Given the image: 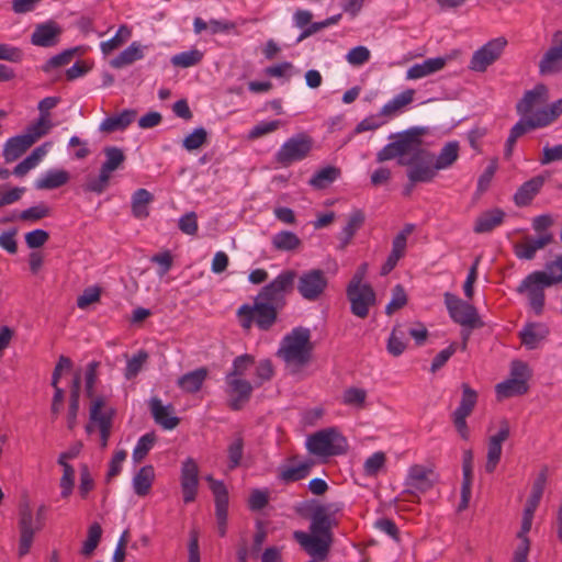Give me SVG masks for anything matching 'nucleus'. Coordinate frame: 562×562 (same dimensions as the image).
<instances>
[{
  "instance_id": "nucleus-26",
  "label": "nucleus",
  "mask_w": 562,
  "mask_h": 562,
  "mask_svg": "<svg viewBox=\"0 0 562 562\" xmlns=\"http://www.w3.org/2000/svg\"><path fill=\"white\" fill-rule=\"evenodd\" d=\"M539 127L543 126L540 120L538 119L536 112L531 116H521V120H519L509 132V136L505 144V158L509 159L512 157L515 144L519 137Z\"/></svg>"
},
{
  "instance_id": "nucleus-35",
  "label": "nucleus",
  "mask_w": 562,
  "mask_h": 562,
  "mask_svg": "<svg viewBox=\"0 0 562 562\" xmlns=\"http://www.w3.org/2000/svg\"><path fill=\"white\" fill-rule=\"evenodd\" d=\"M155 481V470L153 465H144L133 477L134 492L138 496H146L149 494L153 483Z\"/></svg>"
},
{
  "instance_id": "nucleus-14",
  "label": "nucleus",
  "mask_w": 562,
  "mask_h": 562,
  "mask_svg": "<svg viewBox=\"0 0 562 562\" xmlns=\"http://www.w3.org/2000/svg\"><path fill=\"white\" fill-rule=\"evenodd\" d=\"M445 303L450 317L457 324L470 329L484 326L474 305L462 301L450 292L445 293Z\"/></svg>"
},
{
  "instance_id": "nucleus-16",
  "label": "nucleus",
  "mask_w": 562,
  "mask_h": 562,
  "mask_svg": "<svg viewBox=\"0 0 562 562\" xmlns=\"http://www.w3.org/2000/svg\"><path fill=\"white\" fill-rule=\"evenodd\" d=\"M296 289L301 296L307 301L318 300L325 292L328 280L321 269H311L297 274Z\"/></svg>"
},
{
  "instance_id": "nucleus-50",
  "label": "nucleus",
  "mask_w": 562,
  "mask_h": 562,
  "mask_svg": "<svg viewBox=\"0 0 562 562\" xmlns=\"http://www.w3.org/2000/svg\"><path fill=\"white\" fill-rule=\"evenodd\" d=\"M367 391L364 389L351 386L344 391L342 403L347 406L363 408L366 406Z\"/></svg>"
},
{
  "instance_id": "nucleus-49",
  "label": "nucleus",
  "mask_w": 562,
  "mask_h": 562,
  "mask_svg": "<svg viewBox=\"0 0 562 562\" xmlns=\"http://www.w3.org/2000/svg\"><path fill=\"white\" fill-rule=\"evenodd\" d=\"M101 537H102V528H101L100 524L93 522L92 525H90V527L88 529L87 539L85 540L81 551H80L81 554L85 557H90L93 553V551L97 549V547L99 546Z\"/></svg>"
},
{
  "instance_id": "nucleus-4",
  "label": "nucleus",
  "mask_w": 562,
  "mask_h": 562,
  "mask_svg": "<svg viewBox=\"0 0 562 562\" xmlns=\"http://www.w3.org/2000/svg\"><path fill=\"white\" fill-rule=\"evenodd\" d=\"M549 469L547 465L542 467L537 477L535 479L531 487V493L526 502L520 530L517 533L519 543L517 544L513 553V562H529L528 555L530 552L531 542L528 537V532L531 529L533 515L541 502L547 481H548Z\"/></svg>"
},
{
  "instance_id": "nucleus-18",
  "label": "nucleus",
  "mask_w": 562,
  "mask_h": 562,
  "mask_svg": "<svg viewBox=\"0 0 562 562\" xmlns=\"http://www.w3.org/2000/svg\"><path fill=\"white\" fill-rule=\"evenodd\" d=\"M346 294L350 302V310L353 315L366 318L370 307L375 304V292L369 283L359 288H347Z\"/></svg>"
},
{
  "instance_id": "nucleus-60",
  "label": "nucleus",
  "mask_w": 562,
  "mask_h": 562,
  "mask_svg": "<svg viewBox=\"0 0 562 562\" xmlns=\"http://www.w3.org/2000/svg\"><path fill=\"white\" fill-rule=\"evenodd\" d=\"M544 272L551 285L562 283V255L557 256L554 260L548 261Z\"/></svg>"
},
{
  "instance_id": "nucleus-58",
  "label": "nucleus",
  "mask_w": 562,
  "mask_h": 562,
  "mask_svg": "<svg viewBox=\"0 0 562 562\" xmlns=\"http://www.w3.org/2000/svg\"><path fill=\"white\" fill-rule=\"evenodd\" d=\"M148 360V352L145 350H139L136 355H134L126 364L125 369V378L127 380L134 379L143 369V366Z\"/></svg>"
},
{
  "instance_id": "nucleus-25",
  "label": "nucleus",
  "mask_w": 562,
  "mask_h": 562,
  "mask_svg": "<svg viewBox=\"0 0 562 562\" xmlns=\"http://www.w3.org/2000/svg\"><path fill=\"white\" fill-rule=\"evenodd\" d=\"M547 100L548 88L539 83L532 90L524 93V97L516 104V111L522 117L531 116Z\"/></svg>"
},
{
  "instance_id": "nucleus-13",
  "label": "nucleus",
  "mask_w": 562,
  "mask_h": 562,
  "mask_svg": "<svg viewBox=\"0 0 562 562\" xmlns=\"http://www.w3.org/2000/svg\"><path fill=\"white\" fill-rule=\"evenodd\" d=\"M18 527L20 535L18 554L22 558L30 552L35 533L43 529L36 526V518L27 497L21 499L19 504Z\"/></svg>"
},
{
  "instance_id": "nucleus-64",
  "label": "nucleus",
  "mask_w": 562,
  "mask_h": 562,
  "mask_svg": "<svg viewBox=\"0 0 562 562\" xmlns=\"http://www.w3.org/2000/svg\"><path fill=\"white\" fill-rule=\"evenodd\" d=\"M101 296V288L99 286H89L83 290L82 294H80L77 299V306L81 310L87 308L90 304L97 303L100 301Z\"/></svg>"
},
{
  "instance_id": "nucleus-19",
  "label": "nucleus",
  "mask_w": 562,
  "mask_h": 562,
  "mask_svg": "<svg viewBox=\"0 0 562 562\" xmlns=\"http://www.w3.org/2000/svg\"><path fill=\"white\" fill-rule=\"evenodd\" d=\"M206 480L214 495L217 531L221 537H224L227 530L228 491L222 481H217L212 476H207Z\"/></svg>"
},
{
  "instance_id": "nucleus-5",
  "label": "nucleus",
  "mask_w": 562,
  "mask_h": 562,
  "mask_svg": "<svg viewBox=\"0 0 562 562\" xmlns=\"http://www.w3.org/2000/svg\"><path fill=\"white\" fill-rule=\"evenodd\" d=\"M103 154L105 156V160L101 165L99 175L87 176L81 186L86 193L102 194L110 186L112 172L120 169L126 159L123 150L115 146L104 147Z\"/></svg>"
},
{
  "instance_id": "nucleus-31",
  "label": "nucleus",
  "mask_w": 562,
  "mask_h": 562,
  "mask_svg": "<svg viewBox=\"0 0 562 562\" xmlns=\"http://www.w3.org/2000/svg\"><path fill=\"white\" fill-rule=\"evenodd\" d=\"M431 168L434 169V178L437 176V171L446 169L452 166L459 157V144L458 142L447 143L440 150L439 155L435 159L430 153Z\"/></svg>"
},
{
  "instance_id": "nucleus-12",
  "label": "nucleus",
  "mask_w": 562,
  "mask_h": 562,
  "mask_svg": "<svg viewBox=\"0 0 562 562\" xmlns=\"http://www.w3.org/2000/svg\"><path fill=\"white\" fill-rule=\"evenodd\" d=\"M530 370L527 363L515 360L510 366V378L495 386L498 398H508L513 396L524 395L528 392V380Z\"/></svg>"
},
{
  "instance_id": "nucleus-55",
  "label": "nucleus",
  "mask_w": 562,
  "mask_h": 562,
  "mask_svg": "<svg viewBox=\"0 0 562 562\" xmlns=\"http://www.w3.org/2000/svg\"><path fill=\"white\" fill-rule=\"evenodd\" d=\"M536 114L543 127L549 125L562 114V98L547 108L537 110Z\"/></svg>"
},
{
  "instance_id": "nucleus-38",
  "label": "nucleus",
  "mask_w": 562,
  "mask_h": 562,
  "mask_svg": "<svg viewBox=\"0 0 562 562\" xmlns=\"http://www.w3.org/2000/svg\"><path fill=\"white\" fill-rule=\"evenodd\" d=\"M445 65L446 59L442 57L429 58L422 64L413 65L407 70L406 77L408 79H419L442 69Z\"/></svg>"
},
{
  "instance_id": "nucleus-15",
  "label": "nucleus",
  "mask_w": 562,
  "mask_h": 562,
  "mask_svg": "<svg viewBox=\"0 0 562 562\" xmlns=\"http://www.w3.org/2000/svg\"><path fill=\"white\" fill-rule=\"evenodd\" d=\"M506 46L507 40L503 36L488 41L473 53L469 68L476 72H484L488 66L501 58Z\"/></svg>"
},
{
  "instance_id": "nucleus-41",
  "label": "nucleus",
  "mask_w": 562,
  "mask_h": 562,
  "mask_svg": "<svg viewBox=\"0 0 562 562\" xmlns=\"http://www.w3.org/2000/svg\"><path fill=\"white\" fill-rule=\"evenodd\" d=\"M313 464V461H305L295 467H281L278 477L284 483L301 481L310 474Z\"/></svg>"
},
{
  "instance_id": "nucleus-6",
  "label": "nucleus",
  "mask_w": 562,
  "mask_h": 562,
  "mask_svg": "<svg viewBox=\"0 0 562 562\" xmlns=\"http://www.w3.org/2000/svg\"><path fill=\"white\" fill-rule=\"evenodd\" d=\"M279 311V307L256 296L252 305L244 304L238 308L237 316L243 329L249 330L256 324L260 330L268 331L277 323Z\"/></svg>"
},
{
  "instance_id": "nucleus-23",
  "label": "nucleus",
  "mask_w": 562,
  "mask_h": 562,
  "mask_svg": "<svg viewBox=\"0 0 562 562\" xmlns=\"http://www.w3.org/2000/svg\"><path fill=\"white\" fill-rule=\"evenodd\" d=\"M227 394L229 396L228 407L233 411H240L250 400L252 385L241 378H225Z\"/></svg>"
},
{
  "instance_id": "nucleus-37",
  "label": "nucleus",
  "mask_w": 562,
  "mask_h": 562,
  "mask_svg": "<svg viewBox=\"0 0 562 562\" xmlns=\"http://www.w3.org/2000/svg\"><path fill=\"white\" fill-rule=\"evenodd\" d=\"M70 179L68 171L63 169L48 170L45 176L35 183L38 190H53L65 186Z\"/></svg>"
},
{
  "instance_id": "nucleus-28",
  "label": "nucleus",
  "mask_w": 562,
  "mask_h": 562,
  "mask_svg": "<svg viewBox=\"0 0 562 562\" xmlns=\"http://www.w3.org/2000/svg\"><path fill=\"white\" fill-rule=\"evenodd\" d=\"M61 32V27L55 21H47L36 25L31 42L35 46L52 47L58 43Z\"/></svg>"
},
{
  "instance_id": "nucleus-20",
  "label": "nucleus",
  "mask_w": 562,
  "mask_h": 562,
  "mask_svg": "<svg viewBox=\"0 0 562 562\" xmlns=\"http://www.w3.org/2000/svg\"><path fill=\"white\" fill-rule=\"evenodd\" d=\"M436 481L437 474L435 473L434 469L426 468L420 464H414L408 470V474L405 481V485L407 486L405 493H425L432 488Z\"/></svg>"
},
{
  "instance_id": "nucleus-11",
  "label": "nucleus",
  "mask_w": 562,
  "mask_h": 562,
  "mask_svg": "<svg viewBox=\"0 0 562 562\" xmlns=\"http://www.w3.org/2000/svg\"><path fill=\"white\" fill-rule=\"evenodd\" d=\"M312 148L313 138L306 133H299L280 147L274 156V161L281 167H290L293 162L308 157Z\"/></svg>"
},
{
  "instance_id": "nucleus-46",
  "label": "nucleus",
  "mask_w": 562,
  "mask_h": 562,
  "mask_svg": "<svg viewBox=\"0 0 562 562\" xmlns=\"http://www.w3.org/2000/svg\"><path fill=\"white\" fill-rule=\"evenodd\" d=\"M301 239L290 231H281L272 238V246L280 251H293L301 246Z\"/></svg>"
},
{
  "instance_id": "nucleus-47",
  "label": "nucleus",
  "mask_w": 562,
  "mask_h": 562,
  "mask_svg": "<svg viewBox=\"0 0 562 562\" xmlns=\"http://www.w3.org/2000/svg\"><path fill=\"white\" fill-rule=\"evenodd\" d=\"M340 176V169L327 166L318 170L308 181L315 189H325Z\"/></svg>"
},
{
  "instance_id": "nucleus-30",
  "label": "nucleus",
  "mask_w": 562,
  "mask_h": 562,
  "mask_svg": "<svg viewBox=\"0 0 562 562\" xmlns=\"http://www.w3.org/2000/svg\"><path fill=\"white\" fill-rule=\"evenodd\" d=\"M149 407L155 422L165 429H173L179 425L180 419L171 415V405L165 406L158 397H153Z\"/></svg>"
},
{
  "instance_id": "nucleus-51",
  "label": "nucleus",
  "mask_w": 562,
  "mask_h": 562,
  "mask_svg": "<svg viewBox=\"0 0 562 562\" xmlns=\"http://www.w3.org/2000/svg\"><path fill=\"white\" fill-rule=\"evenodd\" d=\"M156 439L155 432L145 434L138 439L133 451V460L135 463L142 462L146 458L150 449L154 447Z\"/></svg>"
},
{
  "instance_id": "nucleus-7",
  "label": "nucleus",
  "mask_w": 562,
  "mask_h": 562,
  "mask_svg": "<svg viewBox=\"0 0 562 562\" xmlns=\"http://www.w3.org/2000/svg\"><path fill=\"white\" fill-rule=\"evenodd\" d=\"M306 448L314 456L328 458L346 453L348 443L338 428L328 427L310 435Z\"/></svg>"
},
{
  "instance_id": "nucleus-10",
  "label": "nucleus",
  "mask_w": 562,
  "mask_h": 562,
  "mask_svg": "<svg viewBox=\"0 0 562 562\" xmlns=\"http://www.w3.org/2000/svg\"><path fill=\"white\" fill-rule=\"evenodd\" d=\"M552 286L544 271H533L520 282L517 293L524 295L532 312L540 316L546 306V289Z\"/></svg>"
},
{
  "instance_id": "nucleus-3",
  "label": "nucleus",
  "mask_w": 562,
  "mask_h": 562,
  "mask_svg": "<svg viewBox=\"0 0 562 562\" xmlns=\"http://www.w3.org/2000/svg\"><path fill=\"white\" fill-rule=\"evenodd\" d=\"M313 350L311 330L300 326L283 337L277 356L283 360L286 371L296 375L311 363Z\"/></svg>"
},
{
  "instance_id": "nucleus-59",
  "label": "nucleus",
  "mask_w": 562,
  "mask_h": 562,
  "mask_svg": "<svg viewBox=\"0 0 562 562\" xmlns=\"http://www.w3.org/2000/svg\"><path fill=\"white\" fill-rule=\"evenodd\" d=\"M255 363V358L250 355H241L234 359L232 371L226 374V378H241L246 371Z\"/></svg>"
},
{
  "instance_id": "nucleus-39",
  "label": "nucleus",
  "mask_w": 562,
  "mask_h": 562,
  "mask_svg": "<svg viewBox=\"0 0 562 562\" xmlns=\"http://www.w3.org/2000/svg\"><path fill=\"white\" fill-rule=\"evenodd\" d=\"M548 334V329L537 323L527 324L524 329L519 333V337L521 339V344L525 345L529 349H535L538 344L544 339Z\"/></svg>"
},
{
  "instance_id": "nucleus-29",
  "label": "nucleus",
  "mask_w": 562,
  "mask_h": 562,
  "mask_svg": "<svg viewBox=\"0 0 562 562\" xmlns=\"http://www.w3.org/2000/svg\"><path fill=\"white\" fill-rule=\"evenodd\" d=\"M544 184V177L536 176L524 182L514 195V202L517 206L522 207L531 203L533 198L540 192Z\"/></svg>"
},
{
  "instance_id": "nucleus-34",
  "label": "nucleus",
  "mask_w": 562,
  "mask_h": 562,
  "mask_svg": "<svg viewBox=\"0 0 562 562\" xmlns=\"http://www.w3.org/2000/svg\"><path fill=\"white\" fill-rule=\"evenodd\" d=\"M505 217V212L499 209L485 211L475 221L473 231L476 234L490 233L499 226Z\"/></svg>"
},
{
  "instance_id": "nucleus-17",
  "label": "nucleus",
  "mask_w": 562,
  "mask_h": 562,
  "mask_svg": "<svg viewBox=\"0 0 562 562\" xmlns=\"http://www.w3.org/2000/svg\"><path fill=\"white\" fill-rule=\"evenodd\" d=\"M509 436L510 424L508 419L502 418L499 420L498 431L490 436L487 440L486 462L484 465L486 473L492 474L496 470L502 458L503 443Z\"/></svg>"
},
{
  "instance_id": "nucleus-43",
  "label": "nucleus",
  "mask_w": 562,
  "mask_h": 562,
  "mask_svg": "<svg viewBox=\"0 0 562 562\" xmlns=\"http://www.w3.org/2000/svg\"><path fill=\"white\" fill-rule=\"evenodd\" d=\"M364 214L360 210L353 211L348 220L347 225L340 234V248L344 249L353 238L356 232L363 225Z\"/></svg>"
},
{
  "instance_id": "nucleus-1",
  "label": "nucleus",
  "mask_w": 562,
  "mask_h": 562,
  "mask_svg": "<svg viewBox=\"0 0 562 562\" xmlns=\"http://www.w3.org/2000/svg\"><path fill=\"white\" fill-rule=\"evenodd\" d=\"M426 127L414 126L404 132L393 134V142L385 145L376 154V161L384 162L397 158L400 166L409 167L407 178L409 182L404 187L403 194L409 196L417 182H430L434 180L430 151L423 148V136Z\"/></svg>"
},
{
  "instance_id": "nucleus-61",
  "label": "nucleus",
  "mask_w": 562,
  "mask_h": 562,
  "mask_svg": "<svg viewBox=\"0 0 562 562\" xmlns=\"http://www.w3.org/2000/svg\"><path fill=\"white\" fill-rule=\"evenodd\" d=\"M207 140V132L203 127L195 128L191 134H189L182 142L183 147L187 150H195L200 148Z\"/></svg>"
},
{
  "instance_id": "nucleus-63",
  "label": "nucleus",
  "mask_w": 562,
  "mask_h": 562,
  "mask_svg": "<svg viewBox=\"0 0 562 562\" xmlns=\"http://www.w3.org/2000/svg\"><path fill=\"white\" fill-rule=\"evenodd\" d=\"M63 476L60 479L61 497L68 498L74 490L75 485V469L71 464H64Z\"/></svg>"
},
{
  "instance_id": "nucleus-8",
  "label": "nucleus",
  "mask_w": 562,
  "mask_h": 562,
  "mask_svg": "<svg viewBox=\"0 0 562 562\" xmlns=\"http://www.w3.org/2000/svg\"><path fill=\"white\" fill-rule=\"evenodd\" d=\"M297 272L293 269L281 271L271 282L261 288L258 297L280 310L286 305V296L295 289Z\"/></svg>"
},
{
  "instance_id": "nucleus-56",
  "label": "nucleus",
  "mask_w": 562,
  "mask_h": 562,
  "mask_svg": "<svg viewBox=\"0 0 562 562\" xmlns=\"http://www.w3.org/2000/svg\"><path fill=\"white\" fill-rule=\"evenodd\" d=\"M407 294L402 284H396L392 290V299L385 307L387 315L394 314L396 311L403 308L407 304Z\"/></svg>"
},
{
  "instance_id": "nucleus-33",
  "label": "nucleus",
  "mask_w": 562,
  "mask_h": 562,
  "mask_svg": "<svg viewBox=\"0 0 562 562\" xmlns=\"http://www.w3.org/2000/svg\"><path fill=\"white\" fill-rule=\"evenodd\" d=\"M207 374V369L202 367L181 375L177 384L183 392L193 394L201 390Z\"/></svg>"
},
{
  "instance_id": "nucleus-57",
  "label": "nucleus",
  "mask_w": 562,
  "mask_h": 562,
  "mask_svg": "<svg viewBox=\"0 0 562 562\" xmlns=\"http://www.w3.org/2000/svg\"><path fill=\"white\" fill-rule=\"evenodd\" d=\"M78 48L66 49L52 58H49L42 67L43 71L49 72L54 68H58L68 65L74 56L77 54Z\"/></svg>"
},
{
  "instance_id": "nucleus-27",
  "label": "nucleus",
  "mask_w": 562,
  "mask_h": 562,
  "mask_svg": "<svg viewBox=\"0 0 562 562\" xmlns=\"http://www.w3.org/2000/svg\"><path fill=\"white\" fill-rule=\"evenodd\" d=\"M462 484H461V499L458 506L459 512H463L469 507L472 495L473 482V452L471 449L464 450L462 454Z\"/></svg>"
},
{
  "instance_id": "nucleus-45",
  "label": "nucleus",
  "mask_w": 562,
  "mask_h": 562,
  "mask_svg": "<svg viewBox=\"0 0 562 562\" xmlns=\"http://www.w3.org/2000/svg\"><path fill=\"white\" fill-rule=\"evenodd\" d=\"M462 395L459 406L452 414L470 416L477 403V392L473 390L468 383L461 384Z\"/></svg>"
},
{
  "instance_id": "nucleus-9",
  "label": "nucleus",
  "mask_w": 562,
  "mask_h": 562,
  "mask_svg": "<svg viewBox=\"0 0 562 562\" xmlns=\"http://www.w3.org/2000/svg\"><path fill=\"white\" fill-rule=\"evenodd\" d=\"M114 416L115 409L113 407H106L104 396L98 395L91 401L89 423L86 425V431L90 435L95 428L99 429L100 446L102 449L108 447Z\"/></svg>"
},
{
  "instance_id": "nucleus-36",
  "label": "nucleus",
  "mask_w": 562,
  "mask_h": 562,
  "mask_svg": "<svg viewBox=\"0 0 562 562\" xmlns=\"http://www.w3.org/2000/svg\"><path fill=\"white\" fill-rule=\"evenodd\" d=\"M415 90L407 89L402 93L394 97L391 101L383 105L380 111L381 116L392 117L400 113L406 105L411 104L414 100Z\"/></svg>"
},
{
  "instance_id": "nucleus-53",
  "label": "nucleus",
  "mask_w": 562,
  "mask_h": 562,
  "mask_svg": "<svg viewBox=\"0 0 562 562\" xmlns=\"http://www.w3.org/2000/svg\"><path fill=\"white\" fill-rule=\"evenodd\" d=\"M131 29L126 25H121L116 34L109 41L101 43V49L104 54H110L114 49L122 46L131 37Z\"/></svg>"
},
{
  "instance_id": "nucleus-24",
  "label": "nucleus",
  "mask_w": 562,
  "mask_h": 562,
  "mask_svg": "<svg viewBox=\"0 0 562 562\" xmlns=\"http://www.w3.org/2000/svg\"><path fill=\"white\" fill-rule=\"evenodd\" d=\"M414 224H405L402 231L394 237L392 241V250L387 256L386 261L381 267V276L389 274L396 267L400 259L404 257L407 238L414 232Z\"/></svg>"
},
{
  "instance_id": "nucleus-22",
  "label": "nucleus",
  "mask_w": 562,
  "mask_h": 562,
  "mask_svg": "<svg viewBox=\"0 0 562 562\" xmlns=\"http://www.w3.org/2000/svg\"><path fill=\"white\" fill-rule=\"evenodd\" d=\"M180 485L186 504L195 501L199 488V467L194 459L187 458L181 465Z\"/></svg>"
},
{
  "instance_id": "nucleus-48",
  "label": "nucleus",
  "mask_w": 562,
  "mask_h": 562,
  "mask_svg": "<svg viewBox=\"0 0 562 562\" xmlns=\"http://www.w3.org/2000/svg\"><path fill=\"white\" fill-rule=\"evenodd\" d=\"M53 124L50 119L40 116L36 122L30 124L26 127V131L23 135H25L29 139H33V144H35L37 139L45 136L49 132Z\"/></svg>"
},
{
  "instance_id": "nucleus-40",
  "label": "nucleus",
  "mask_w": 562,
  "mask_h": 562,
  "mask_svg": "<svg viewBox=\"0 0 562 562\" xmlns=\"http://www.w3.org/2000/svg\"><path fill=\"white\" fill-rule=\"evenodd\" d=\"M244 449L245 441L243 435L240 432L235 434L226 448L228 470H235L241 465Z\"/></svg>"
},
{
  "instance_id": "nucleus-44",
  "label": "nucleus",
  "mask_w": 562,
  "mask_h": 562,
  "mask_svg": "<svg viewBox=\"0 0 562 562\" xmlns=\"http://www.w3.org/2000/svg\"><path fill=\"white\" fill-rule=\"evenodd\" d=\"M143 56L144 54L140 44L133 42L127 48L113 58L110 64L113 68H122L142 59Z\"/></svg>"
},
{
  "instance_id": "nucleus-32",
  "label": "nucleus",
  "mask_w": 562,
  "mask_h": 562,
  "mask_svg": "<svg viewBox=\"0 0 562 562\" xmlns=\"http://www.w3.org/2000/svg\"><path fill=\"white\" fill-rule=\"evenodd\" d=\"M33 145V139L25 135H16L9 138L3 146V157L7 162L18 160Z\"/></svg>"
},
{
  "instance_id": "nucleus-42",
  "label": "nucleus",
  "mask_w": 562,
  "mask_h": 562,
  "mask_svg": "<svg viewBox=\"0 0 562 562\" xmlns=\"http://www.w3.org/2000/svg\"><path fill=\"white\" fill-rule=\"evenodd\" d=\"M154 195L146 189H138L132 196V213L136 218H146L149 215L148 204Z\"/></svg>"
},
{
  "instance_id": "nucleus-62",
  "label": "nucleus",
  "mask_w": 562,
  "mask_h": 562,
  "mask_svg": "<svg viewBox=\"0 0 562 562\" xmlns=\"http://www.w3.org/2000/svg\"><path fill=\"white\" fill-rule=\"evenodd\" d=\"M386 457L384 452L378 451L369 457L363 465L366 475L375 476L385 465Z\"/></svg>"
},
{
  "instance_id": "nucleus-21",
  "label": "nucleus",
  "mask_w": 562,
  "mask_h": 562,
  "mask_svg": "<svg viewBox=\"0 0 562 562\" xmlns=\"http://www.w3.org/2000/svg\"><path fill=\"white\" fill-rule=\"evenodd\" d=\"M562 71V31L552 34L551 46L539 61L541 75H554Z\"/></svg>"
},
{
  "instance_id": "nucleus-54",
  "label": "nucleus",
  "mask_w": 562,
  "mask_h": 562,
  "mask_svg": "<svg viewBox=\"0 0 562 562\" xmlns=\"http://www.w3.org/2000/svg\"><path fill=\"white\" fill-rule=\"evenodd\" d=\"M52 214V209L45 204L40 203L31 206L19 214V218L23 222H37Z\"/></svg>"
},
{
  "instance_id": "nucleus-2",
  "label": "nucleus",
  "mask_w": 562,
  "mask_h": 562,
  "mask_svg": "<svg viewBox=\"0 0 562 562\" xmlns=\"http://www.w3.org/2000/svg\"><path fill=\"white\" fill-rule=\"evenodd\" d=\"M305 507L307 513L302 507H297L296 512L310 518V531H294L293 537L312 558L308 562H324L328 559L334 543L333 528L339 524L336 514L341 512L342 506L339 503L321 504L312 501Z\"/></svg>"
},
{
  "instance_id": "nucleus-52",
  "label": "nucleus",
  "mask_w": 562,
  "mask_h": 562,
  "mask_svg": "<svg viewBox=\"0 0 562 562\" xmlns=\"http://www.w3.org/2000/svg\"><path fill=\"white\" fill-rule=\"evenodd\" d=\"M202 58V52L199 49H191L172 56L171 64L176 67L189 68L191 66L198 65Z\"/></svg>"
}]
</instances>
